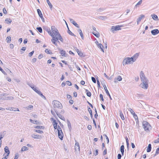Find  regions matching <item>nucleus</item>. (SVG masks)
<instances>
[{
	"mask_svg": "<svg viewBox=\"0 0 159 159\" xmlns=\"http://www.w3.org/2000/svg\"><path fill=\"white\" fill-rule=\"evenodd\" d=\"M59 39L61 42H63V39L60 34L56 36H55L54 35L51 40V41L53 44L57 46V44L56 43V41H58Z\"/></svg>",
	"mask_w": 159,
	"mask_h": 159,
	"instance_id": "f257e3e1",
	"label": "nucleus"
},
{
	"mask_svg": "<svg viewBox=\"0 0 159 159\" xmlns=\"http://www.w3.org/2000/svg\"><path fill=\"white\" fill-rule=\"evenodd\" d=\"M52 104L53 107L54 108H61L62 105L57 100H54L52 102Z\"/></svg>",
	"mask_w": 159,
	"mask_h": 159,
	"instance_id": "f03ea898",
	"label": "nucleus"
},
{
	"mask_svg": "<svg viewBox=\"0 0 159 159\" xmlns=\"http://www.w3.org/2000/svg\"><path fill=\"white\" fill-rule=\"evenodd\" d=\"M32 89L37 93L40 95L42 98L45 100L46 99V97L43 95L41 92L38 90V89L35 86H34V87H32Z\"/></svg>",
	"mask_w": 159,
	"mask_h": 159,
	"instance_id": "7ed1b4c3",
	"label": "nucleus"
},
{
	"mask_svg": "<svg viewBox=\"0 0 159 159\" xmlns=\"http://www.w3.org/2000/svg\"><path fill=\"white\" fill-rule=\"evenodd\" d=\"M143 126L145 131L148 130L151 127L150 125L146 121H144L143 122Z\"/></svg>",
	"mask_w": 159,
	"mask_h": 159,
	"instance_id": "20e7f679",
	"label": "nucleus"
},
{
	"mask_svg": "<svg viewBox=\"0 0 159 159\" xmlns=\"http://www.w3.org/2000/svg\"><path fill=\"white\" fill-rule=\"evenodd\" d=\"M51 29V30L53 32L52 33L55 36H56L59 34L58 30L54 26H52Z\"/></svg>",
	"mask_w": 159,
	"mask_h": 159,
	"instance_id": "39448f33",
	"label": "nucleus"
},
{
	"mask_svg": "<svg viewBox=\"0 0 159 159\" xmlns=\"http://www.w3.org/2000/svg\"><path fill=\"white\" fill-rule=\"evenodd\" d=\"M122 27V25H118L116 26H112L111 28V31L114 33L115 31H118L121 30V27Z\"/></svg>",
	"mask_w": 159,
	"mask_h": 159,
	"instance_id": "423d86ee",
	"label": "nucleus"
},
{
	"mask_svg": "<svg viewBox=\"0 0 159 159\" xmlns=\"http://www.w3.org/2000/svg\"><path fill=\"white\" fill-rule=\"evenodd\" d=\"M148 81H145V82H142L140 84V86L144 89H147L148 86Z\"/></svg>",
	"mask_w": 159,
	"mask_h": 159,
	"instance_id": "0eeeda50",
	"label": "nucleus"
},
{
	"mask_svg": "<svg viewBox=\"0 0 159 159\" xmlns=\"http://www.w3.org/2000/svg\"><path fill=\"white\" fill-rule=\"evenodd\" d=\"M140 78L142 82L148 81V80L145 77L142 71L140 72Z\"/></svg>",
	"mask_w": 159,
	"mask_h": 159,
	"instance_id": "6e6552de",
	"label": "nucleus"
},
{
	"mask_svg": "<svg viewBox=\"0 0 159 159\" xmlns=\"http://www.w3.org/2000/svg\"><path fill=\"white\" fill-rule=\"evenodd\" d=\"M131 61L130 57H128L124 60L123 62V65H125L127 64H129Z\"/></svg>",
	"mask_w": 159,
	"mask_h": 159,
	"instance_id": "1a4fd4ad",
	"label": "nucleus"
},
{
	"mask_svg": "<svg viewBox=\"0 0 159 159\" xmlns=\"http://www.w3.org/2000/svg\"><path fill=\"white\" fill-rule=\"evenodd\" d=\"M102 84L103 85V86L104 87V90H105L107 95L109 96L111 100H112V98H111V96L109 93V92L107 88V87H106V86L105 84L104 83H102Z\"/></svg>",
	"mask_w": 159,
	"mask_h": 159,
	"instance_id": "9d476101",
	"label": "nucleus"
},
{
	"mask_svg": "<svg viewBox=\"0 0 159 159\" xmlns=\"http://www.w3.org/2000/svg\"><path fill=\"white\" fill-rule=\"evenodd\" d=\"M75 144V151L79 152L80 150V147L78 142L76 141Z\"/></svg>",
	"mask_w": 159,
	"mask_h": 159,
	"instance_id": "9b49d317",
	"label": "nucleus"
},
{
	"mask_svg": "<svg viewBox=\"0 0 159 159\" xmlns=\"http://www.w3.org/2000/svg\"><path fill=\"white\" fill-rule=\"evenodd\" d=\"M45 30L48 33V34L52 37L54 35L51 32L50 28L48 27H46L45 28Z\"/></svg>",
	"mask_w": 159,
	"mask_h": 159,
	"instance_id": "f8f14e48",
	"label": "nucleus"
},
{
	"mask_svg": "<svg viewBox=\"0 0 159 159\" xmlns=\"http://www.w3.org/2000/svg\"><path fill=\"white\" fill-rule=\"evenodd\" d=\"M129 110L130 112L133 115L134 118L136 120L137 119L138 120V118L137 115L135 114L134 111L131 109L130 108Z\"/></svg>",
	"mask_w": 159,
	"mask_h": 159,
	"instance_id": "ddd939ff",
	"label": "nucleus"
},
{
	"mask_svg": "<svg viewBox=\"0 0 159 159\" xmlns=\"http://www.w3.org/2000/svg\"><path fill=\"white\" fill-rule=\"evenodd\" d=\"M31 137L34 138L36 139H40L42 138L41 136L35 134H32L31 135Z\"/></svg>",
	"mask_w": 159,
	"mask_h": 159,
	"instance_id": "4468645a",
	"label": "nucleus"
},
{
	"mask_svg": "<svg viewBox=\"0 0 159 159\" xmlns=\"http://www.w3.org/2000/svg\"><path fill=\"white\" fill-rule=\"evenodd\" d=\"M69 19L70 20V22L72 23L77 28L79 27V25L75 22V21L73 19L69 18Z\"/></svg>",
	"mask_w": 159,
	"mask_h": 159,
	"instance_id": "2eb2a0df",
	"label": "nucleus"
},
{
	"mask_svg": "<svg viewBox=\"0 0 159 159\" xmlns=\"http://www.w3.org/2000/svg\"><path fill=\"white\" fill-rule=\"evenodd\" d=\"M151 33L152 35H156L159 33V30L157 29L153 30L151 31Z\"/></svg>",
	"mask_w": 159,
	"mask_h": 159,
	"instance_id": "dca6fc26",
	"label": "nucleus"
},
{
	"mask_svg": "<svg viewBox=\"0 0 159 159\" xmlns=\"http://www.w3.org/2000/svg\"><path fill=\"white\" fill-rule=\"evenodd\" d=\"M55 112L57 114V115L58 117L60 118L61 119V120H63L64 121L65 120V118L64 117V116H62L59 113H58L55 110Z\"/></svg>",
	"mask_w": 159,
	"mask_h": 159,
	"instance_id": "f3484780",
	"label": "nucleus"
},
{
	"mask_svg": "<svg viewBox=\"0 0 159 159\" xmlns=\"http://www.w3.org/2000/svg\"><path fill=\"white\" fill-rule=\"evenodd\" d=\"M4 151L5 153H7V156H8L10 154V151L9 148L7 146H6L4 148Z\"/></svg>",
	"mask_w": 159,
	"mask_h": 159,
	"instance_id": "a211bd4d",
	"label": "nucleus"
},
{
	"mask_svg": "<svg viewBox=\"0 0 159 159\" xmlns=\"http://www.w3.org/2000/svg\"><path fill=\"white\" fill-rule=\"evenodd\" d=\"M122 78L120 76H118L117 78H115L114 80V82L115 83H117L118 81H120L122 80Z\"/></svg>",
	"mask_w": 159,
	"mask_h": 159,
	"instance_id": "6ab92c4d",
	"label": "nucleus"
},
{
	"mask_svg": "<svg viewBox=\"0 0 159 159\" xmlns=\"http://www.w3.org/2000/svg\"><path fill=\"white\" fill-rule=\"evenodd\" d=\"M58 49L60 51V53L61 54V55L62 56L66 57L65 51L62 50H61V49H60V48H58Z\"/></svg>",
	"mask_w": 159,
	"mask_h": 159,
	"instance_id": "aec40b11",
	"label": "nucleus"
},
{
	"mask_svg": "<svg viewBox=\"0 0 159 159\" xmlns=\"http://www.w3.org/2000/svg\"><path fill=\"white\" fill-rule=\"evenodd\" d=\"M151 16L152 18V19L155 20H158V16L157 15L155 14H153L151 15Z\"/></svg>",
	"mask_w": 159,
	"mask_h": 159,
	"instance_id": "412c9836",
	"label": "nucleus"
},
{
	"mask_svg": "<svg viewBox=\"0 0 159 159\" xmlns=\"http://www.w3.org/2000/svg\"><path fill=\"white\" fill-rule=\"evenodd\" d=\"M124 146L123 145L121 146L120 148V151L122 156L124 155Z\"/></svg>",
	"mask_w": 159,
	"mask_h": 159,
	"instance_id": "4be33fe9",
	"label": "nucleus"
},
{
	"mask_svg": "<svg viewBox=\"0 0 159 159\" xmlns=\"http://www.w3.org/2000/svg\"><path fill=\"white\" fill-rule=\"evenodd\" d=\"M93 34L95 35L97 38H98L100 36L99 33L98 32H93L92 33Z\"/></svg>",
	"mask_w": 159,
	"mask_h": 159,
	"instance_id": "5701e85b",
	"label": "nucleus"
},
{
	"mask_svg": "<svg viewBox=\"0 0 159 159\" xmlns=\"http://www.w3.org/2000/svg\"><path fill=\"white\" fill-rule=\"evenodd\" d=\"M151 144H149L148 145V147L147 149V152H149L151 151Z\"/></svg>",
	"mask_w": 159,
	"mask_h": 159,
	"instance_id": "b1692460",
	"label": "nucleus"
},
{
	"mask_svg": "<svg viewBox=\"0 0 159 159\" xmlns=\"http://www.w3.org/2000/svg\"><path fill=\"white\" fill-rule=\"evenodd\" d=\"M58 136L61 140H62V139L63 138V135L61 133V132L59 131V132H58Z\"/></svg>",
	"mask_w": 159,
	"mask_h": 159,
	"instance_id": "393cba45",
	"label": "nucleus"
},
{
	"mask_svg": "<svg viewBox=\"0 0 159 159\" xmlns=\"http://www.w3.org/2000/svg\"><path fill=\"white\" fill-rule=\"evenodd\" d=\"M34 128L40 129H43L44 128V127L43 126H41L40 125H35L34 126Z\"/></svg>",
	"mask_w": 159,
	"mask_h": 159,
	"instance_id": "a878e982",
	"label": "nucleus"
},
{
	"mask_svg": "<svg viewBox=\"0 0 159 159\" xmlns=\"http://www.w3.org/2000/svg\"><path fill=\"white\" fill-rule=\"evenodd\" d=\"M98 47L99 48H100L101 49L102 51V52H104V50L103 49V46H102V44L101 43H99V44L98 45Z\"/></svg>",
	"mask_w": 159,
	"mask_h": 159,
	"instance_id": "bb28decb",
	"label": "nucleus"
},
{
	"mask_svg": "<svg viewBox=\"0 0 159 159\" xmlns=\"http://www.w3.org/2000/svg\"><path fill=\"white\" fill-rule=\"evenodd\" d=\"M78 31L79 32V34H80V35L82 39H83L84 36H83V33H82V32L81 30L80 29L79 30H78Z\"/></svg>",
	"mask_w": 159,
	"mask_h": 159,
	"instance_id": "cd10ccee",
	"label": "nucleus"
},
{
	"mask_svg": "<svg viewBox=\"0 0 159 159\" xmlns=\"http://www.w3.org/2000/svg\"><path fill=\"white\" fill-rule=\"evenodd\" d=\"M88 111L92 119L93 118V116L92 115V112L91 109L89 107L88 109Z\"/></svg>",
	"mask_w": 159,
	"mask_h": 159,
	"instance_id": "c85d7f7f",
	"label": "nucleus"
},
{
	"mask_svg": "<svg viewBox=\"0 0 159 159\" xmlns=\"http://www.w3.org/2000/svg\"><path fill=\"white\" fill-rule=\"evenodd\" d=\"M30 121L31 122L33 123L34 124H39V122L36 120H32L31 119H30Z\"/></svg>",
	"mask_w": 159,
	"mask_h": 159,
	"instance_id": "c756f323",
	"label": "nucleus"
},
{
	"mask_svg": "<svg viewBox=\"0 0 159 159\" xmlns=\"http://www.w3.org/2000/svg\"><path fill=\"white\" fill-rule=\"evenodd\" d=\"M37 11L39 15V16L40 17H42L43 15L40 10L39 9H38L37 10Z\"/></svg>",
	"mask_w": 159,
	"mask_h": 159,
	"instance_id": "7c9ffc66",
	"label": "nucleus"
},
{
	"mask_svg": "<svg viewBox=\"0 0 159 159\" xmlns=\"http://www.w3.org/2000/svg\"><path fill=\"white\" fill-rule=\"evenodd\" d=\"M47 3H48V5H49V7L51 9H52V4L49 2V0H46Z\"/></svg>",
	"mask_w": 159,
	"mask_h": 159,
	"instance_id": "2f4dec72",
	"label": "nucleus"
},
{
	"mask_svg": "<svg viewBox=\"0 0 159 159\" xmlns=\"http://www.w3.org/2000/svg\"><path fill=\"white\" fill-rule=\"evenodd\" d=\"M28 150V148L26 146L23 147L21 149V151L23 152L24 151H25Z\"/></svg>",
	"mask_w": 159,
	"mask_h": 159,
	"instance_id": "473e14b6",
	"label": "nucleus"
},
{
	"mask_svg": "<svg viewBox=\"0 0 159 159\" xmlns=\"http://www.w3.org/2000/svg\"><path fill=\"white\" fill-rule=\"evenodd\" d=\"M85 92H86V94L87 96H88L89 97H91V93L89 92L88 90L87 89H85Z\"/></svg>",
	"mask_w": 159,
	"mask_h": 159,
	"instance_id": "72a5a7b5",
	"label": "nucleus"
},
{
	"mask_svg": "<svg viewBox=\"0 0 159 159\" xmlns=\"http://www.w3.org/2000/svg\"><path fill=\"white\" fill-rule=\"evenodd\" d=\"M14 99V98L12 96L8 97L6 98H3V100H12Z\"/></svg>",
	"mask_w": 159,
	"mask_h": 159,
	"instance_id": "f704fd0d",
	"label": "nucleus"
},
{
	"mask_svg": "<svg viewBox=\"0 0 159 159\" xmlns=\"http://www.w3.org/2000/svg\"><path fill=\"white\" fill-rule=\"evenodd\" d=\"M139 55V54L138 53H136L133 56V58H134V60H136L137 58L138 57Z\"/></svg>",
	"mask_w": 159,
	"mask_h": 159,
	"instance_id": "c9c22d12",
	"label": "nucleus"
},
{
	"mask_svg": "<svg viewBox=\"0 0 159 159\" xmlns=\"http://www.w3.org/2000/svg\"><path fill=\"white\" fill-rule=\"evenodd\" d=\"M67 28L68 29V33L70 34V35L72 36H75V35L73 34L69 30L68 26H67Z\"/></svg>",
	"mask_w": 159,
	"mask_h": 159,
	"instance_id": "e433bc0d",
	"label": "nucleus"
},
{
	"mask_svg": "<svg viewBox=\"0 0 159 159\" xmlns=\"http://www.w3.org/2000/svg\"><path fill=\"white\" fill-rule=\"evenodd\" d=\"M45 52L48 54H52V53L51 52V51L50 50H49L48 49H46L45 50Z\"/></svg>",
	"mask_w": 159,
	"mask_h": 159,
	"instance_id": "4c0bfd02",
	"label": "nucleus"
},
{
	"mask_svg": "<svg viewBox=\"0 0 159 159\" xmlns=\"http://www.w3.org/2000/svg\"><path fill=\"white\" fill-rule=\"evenodd\" d=\"M145 17V16L143 15H141L138 18L137 20H138L140 22L141 21V19Z\"/></svg>",
	"mask_w": 159,
	"mask_h": 159,
	"instance_id": "58836bf2",
	"label": "nucleus"
},
{
	"mask_svg": "<svg viewBox=\"0 0 159 159\" xmlns=\"http://www.w3.org/2000/svg\"><path fill=\"white\" fill-rule=\"evenodd\" d=\"M36 29L38 30V31L40 33H42V29L41 27H38Z\"/></svg>",
	"mask_w": 159,
	"mask_h": 159,
	"instance_id": "ea45409f",
	"label": "nucleus"
},
{
	"mask_svg": "<svg viewBox=\"0 0 159 159\" xmlns=\"http://www.w3.org/2000/svg\"><path fill=\"white\" fill-rule=\"evenodd\" d=\"M33 108V106L31 105H30L29 106L26 107V108H27L28 110H31Z\"/></svg>",
	"mask_w": 159,
	"mask_h": 159,
	"instance_id": "a19ab883",
	"label": "nucleus"
},
{
	"mask_svg": "<svg viewBox=\"0 0 159 159\" xmlns=\"http://www.w3.org/2000/svg\"><path fill=\"white\" fill-rule=\"evenodd\" d=\"M67 122L68 126L69 128V129H71V124L69 120H67Z\"/></svg>",
	"mask_w": 159,
	"mask_h": 159,
	"instance_id": "79ce46f5",
	"label": "nucleus"
},
{
	"mask_svg": "<svg viewBox=\"0 0 159 159\" xmlns=\"http://www.w3.org/2000/svg\"><path fill=\"white\" fill-rule=\"evenodd\" d=\"M120 115L121 119L123 120H124L125 119V118L124 115L122 112H120Z\"/></svg>",
	"mask_w": 159,
	"mask_h": 159,
	"instance_id": "37998d69",
	"label": "nucleus"
},
{
	"mask_svg": "<svg viewBox=\"0 0 159 159\" xmlns=\"http://www.w3.org/2000/svg\"><path fill=\"white\" fill-rule=\"evenodd\" d=\"M99 19L101 20H106L107 19V17L105 16H100L99 17Z\"/></svg>",
	"mask_w": 159,
	"mask_h": 159,
	"instance_id": "c03bdc74",
	"label": "nucleus"
},
{
	"mask_svg": "<svg viewBox=\"0 0 159 159\" xmlns=\"http://www.w3.org/2000/svg\"><path fill=\"white\" fill-rule=\"evenodd\" d=\"M5 132H6L5 131H4L2 133V134H1L0 135V139H2L3 137L4 136Z\"/></svg>",
	"mask_w": 159,
	"mask_h": 159,
	"instance_id": "a18cd8bd",
	"label": "nucleus"
},
{
	"mask_svg": "<svg viewBox=\"0 0 159 159\" xmlns=\"http://www.w3.org/2000/svg\"><path fill=\"white\" fill-rule=\"evenodd\" d=\"M142 2V0H140L135 5V7H137L138 5L141 4Z\"/></svg>",
	"mask_w": 159,
	"mask_h": 159,
	"instance_id": "49530a36",
	"label": "nucleus"
},
{
	"mask_svg": "<svg viewBox=\"0 0 159 159\" xmlns=\"http://www.w3.org/2000/svg\"><path fill=\"white\" fill-rule=\"evenodd\" d=\"M35 131L38 133L40 134H42L43 133V131L42 130H35Z\"/></svg>",
	"mask_w": 159,
	"mask_h": 159,
	"instance_id": "de8ad7c7",
	"label": "nucleus"
},
{
	"mask_svg": "<svg viewBox=\"0 0 159 159\" xmlns=\"http://www.w3.org/2000/svg\"><path fill=\"white\" fill-rule=\"evenodd\" d=\"M7 42L8 43H9L11 41V37L9 36L7 37Z\"/></svg>",
	"mask_w": 159,
	"mask_h": 159,
	"instance_id": "09e8293b",
	"label": "nucleus"
},
{
	"mask_svg": "<svg viewBox=\"0 0 159 159\" xmlns=\"http://www.w3.org/2000/svg\"><path fill=\"white\" fill-rule=\"evenodd\" d=\"M57 130H58V132H59V131L61 132V134H63V133L62 132L61 129L59 126H58V127L57 128Z\"/></svg>",
	"mask_w": 159,
	"mask_h": 159,
	"instance_id": "8fccbe9b",
	"label": "nucleus"
},
{
	"mask_svg": "<svg viewBox=\"0 0 159 159\" xmlns=\"http://www.w3.org/2000/svg\"><path fill=\"white\" fill-rule=\"evenodd\" d=\"M5 21H8V23H8L9 24H10L11 22L12 21L10 19H8V18L6 19L5 20Z\"/></svg>",
	"mask_w": 159,
	"mask_h": 159,
	"instance_id": "3c124183",
	"label": "nucleus"
},
{
	"mask_svg": "<svg viewBox=\"0 0 159 159\" xmlns=\"http://www.w3.org/2000/svg\"><path fill=\"white\" fill-rule=\"evenodd\" d=\"M91 79H92V81H93V82L94 83H96V79H95V78L94 77H92L91 78Z\"/></svg>",
	"mask_w": 159,
	"mask_h": 159,
	"instance_id": "603ef678",
	"label": "nucleus"
},
{
	"mask_svg": "<svg viewBox=\"0 0 159 159\" xmlns=\"http://www.w3.org/2000/svg\"><path fill=\"white\" fill-rule=\"evenodd\" d=\"M103 135H104V136H105L106 138V139H107V143H109V139H108V137L105 134H104Z\"/></svg>",
	"mask_w": 159,
	"mask_h": 159,
	"instance_id": "864d4df0",
	"label": "nucleus"
},
{
	"mask_svg": "<svg viewBox=\"0 0 159 159\" xmlns=\"http://www.w3.org/2000/svg\"><path fill=\"white\" fill-rule=\"evenodd\" d=\"M159 154V148H157L156 149L155 155H156L158 154Z\"/></svg>",
	"mask_w": 159,
	"mask_h": 159,
	"instance_id": "5fc2aeb1",
	"label": "nucleus"
},
{
	"mask_svg": "<svg viewBox=\"0 0 159 159\" xmlns=\"http://www.w3.org/2000/svg\"><path fill=\"white\" fill-rule=\"evenodd\" d=\"M51 113L56 118V115L55 114V112L53 111L52 110H51Z\"/></svg>",
	"mask_w": 159,
	"mask_h": 159,
	"instance_id": "6e6d98bb",
	"label": "nucleus"
},
{
	"mask_svg": "<svg viewBox=\"0 0 159 159\" xmlns=\"http://www.w3.org/2000/svg\"><path fill=\"white\" fill-rule=\"evenodd\" d=\"M97 84H98V87L100 88V83L99 81L98 80H97Z\"/></svg>",
	"mask_w": 159,
	"mask_h": 159,
	"instance_id": "4d7b16f0",
	"label": "nucleus"
},
{
	"mask_svg": "<svg viewBox=\"0 0 159 159\" xmlns=\"http://www.w3.org/2000/svg\"><path fill=\"white\" fill-rule=\"evenodd\" d=\"M66 84L69 86H70L71 85V83L69 81H66Z\"/></svg>",
	"mask_w": 159,
	"mask_h": 159,
	"instance_id": "13d9d810",
	"label": "nucleus"
},
{
	"mask_svg": "<svg viewBox=\"0 0 159 159\" xmlns=\"http://www.w3.org/2000/svg\"><path fill=\"white\" fill-rule=\"evenodd\" d=\"M77 53H78V55H79L80 56H82L83 55V53L80 51L77 52Z\"/></svg>",
	"mask_w": 159,
	"mask_h": 159,
	"instance_id": "bf43d9fd",
	"label": "nucleus"
},
{
	"mask_svg": "<svg viewBox=\"0 0 159 159\" xmlns=\"http://www.w3.org/2000/svg\"><path fill=\"white\" fill-rule=\"evenodd\" d=\"M100 98H101V100H102V101H103L104 99H103V96L102 94H100Z\"/></svg>",
	"mask_w": 159,
	"mask_h": 159,
	"instance_id": "052dcab7",
	"label": "nucleus"
},
{
	"mask_svg": "<svg viewBox=\"0 0 159 159\" xmlns=\"http://www.w3.org/2000/svg\"><path fill=\"white\" fill-rule=\"evenodd\" d=\"M154 142L155 143H159V138H158L157 139L155 140Z\"/></svg>",
	"mask_w": 159,
	"mask_h": 159,
	"instance_id": "680f3d73",
	"label": "nucleus"
},
{
	"mask_svg": "<svg viewBox=\"0 0 159 159\" xmlns=\"http://www.w3.org/2000/svg\"><path fill=\"white\" fill-rule=\"evenodd\" d=\"M3 12L4 14H7V11L6 10V9L5 8H4L3 9Z\"/></svg>",
	"mask_w": 159,
	"mask_h": 159,
	"instance_id": "e2e57ef3",
	"label": "nucleus"
},
{
	"mask_svg": "<svg viewBox=\"0 0 159 159\" xmlns=\"http://www.w3.org/2000/svg\"><path fill=\"white\" fill-rule=\"evenodd\" d=\"M121 155L120 154H118L117 155L118 159H121Z\"/></svg>",
	"mask_w": 159,
	"mask_h": 159,
	"instance_id": "0e129e2a",
	"label": "nucleus"
},
{
	"mask_svg": "<svg viewBox=\"0 0 159 159\" xmlns=\"http://www.w3.org/2000/svg\"><path fill=\"white\" fill-rule=\"evenodd\" d=\"M107 149H106L103 151V155H104L107 154Z\"/></svg>",
	"mask_w": 159,
	"mask_h": 159,
	"instance_id": "69168bd1",
	"label": "nucleus"
},
{
	"mask_svg": "<svg viewBox=\"0 0 159 159\" xmlns=\"http://www.w3.org/2000/svg\"><path fill=\"white\" fill-rule=\"evenodd\" d=\"M57 123L56 122V121L55 120H54V121L53 122V125L54 126L55 125H57Z\"/></svg>",
	"mask_w": 159,
	"mask_h": 159,
	"instance_id": "338daca9",
	"label": "nucleus"
},
{
	"mask_svg": "<svg viewBox=\"0 0 159 159\" xmlns=\"http://www.w3.org/2000/svg\"><path fill=\"white\" fill-rule=\"evenodd\" d=\"M34 53V51H32V52H31L29 54V56L30 57H31L33 55V54Z\"/></svg>",
	"mask_w": 159,
	"mask_h": 159,
	"instance_id": "774afa93",
	"label": "nucleus"
}]
</instances>
